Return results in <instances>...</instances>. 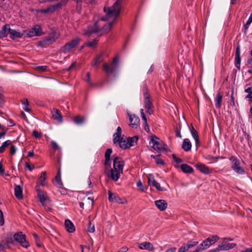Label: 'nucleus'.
Returning a JSON list of instances; mask_svg holds the SVG:
<instances>
[{
	"label": "nucleus",
	"mask_w": 252,
	"mask_h": 252,
	"mask_svg": "<svg viewBox=\"0 0 252 252\" xmlns=\"http://www.w3.org/2000/svg\"><path fill=\"white\" fill-rule=\"evenodd\" d=\"M123 1V0H116L112 6L107 7L105 6L103 10L106 13V17L98 20L94 27L89 28L85 34L89 36L95 33L98 35H101L109 32L113 23L119 17Z\"/></svg>",
	"instance_id": "1"
},
{
	"label": "nucleus",
	"mask_w": 252,
	"mask_h": 252,
	"mask_svg": "<svg viewBox=\"0 0 252 252\" xmlns=\"http://www.w3.org/2000/svg\"><path fill=\"white\" fill-rule=\"evenodd\" d=\"M124 166V162L121 158L117 156L113 158V168L110 171V177L113 180H118L123 173Z\"/></svg>",
	"instance_id": "2"
},
{
	"label": "nucleus",
	"mask_w": 252,
	"mask_h": 252,
	"mask_svg": "<svg viewBox=\"0 0 252 252\" xmlns=\"http://www.w3.org/2000/svg\"><path fill=\"white\" fill-rule=\"evenodd\" d=\"M138 139L137 136L132 137L125 138L124 137H120L119 140L117 141L120 147L122 149H126L129 148L133 146L136 143Z\"/></svg>",
	"instance_id": "3"
},
{
	"label": "nucleus",
	"mask_w": 252,
	"mask_h": 252,
	"mask_svg": "<svg viewBox=\"0 0 252 252\" xmlns=\"http://www.w3.org/2000/svg\"><path fill=\"white\" fill-rule=\"evenodd\" d=\"M150 146L158 152L164 149V144L158 137L155 135L151 136L149 143Z\"/></svg>",
	"instance_id": "4"
},
{
	"label": "nucleus",
	"mask_w": 252,
	"mask_h": 252,
	"mask_svg": "<svg viewBox=\"0 0 252 252\" xmlns=\"http://www.w3.org/2000/svg\"><path fill=\"white\" fill-rule=\"evenodd\" d=\"M24 33L29 37L38 36L43 34L41 27L39 25H35L32 29L25 30Z\"/></svg>",
	"instance_id": "5"
},
{
	"label": "nucleus",
	"mask_w": 252,
	"mask_h": 252,
	"mask_svg": "<svg viewBox=\"0 0 252 252\" xmlns=\"http://www.w3.org/2000/svg\"><path fill=\"white\" fill-rule=\"evenodd\" d=\"M229 159L231 161L232 169L238 174H244L245 170L240 165V160L235 156H231Z\"/></svg>",
	"instance_id": "6"
},
{
	"label": "nucleus",
	"mask_w": 252,
	"mask_h": 252,
	"mask_svg": "<svg viewBox=\"0 0 252 252\" xmlns=\"http://www.w3.org/2000/svg\"><path fill=\"white\" fill-rule=\"evenodd\" d=\"M143 92L145 108L147 109V112L149 114H151L153 112L152 110V108L153 107L152 101L150 97V95L148 94L147 89L146 87L143 89Z\"/></svg>",
	"instance_id": "7"
},
{
	"label": "nucleus",
	"mask_w": 252,
	"mask_h": 252,
	"mask_svg": "<svg viewBox=\"0 0 252 252\" xmlns=\"http://www.w3.org/2000/svg\"><path fill=\"white\" fill-rule=\"evenodd\" d=\"M58 37L59 34L55 32H52L43 40L39 41L38 45L41 47H45L46 45H49L55 42Z\"/></svg>",
	"instance_id": "8"
},
{
	"label": "nucleus",
	"mask_w": 252,
	"mask_h": 252,
	"mask_svg": "<svg viewBox=\"0 0 252 252\" xmlns=\"http://www.w3.org/2000/svg\"><path fill=\"white\" fill-rule=\"evenodd\" d=\"M26 238V235L23 234L22 232L16 233L14 235V238L16 241L19 243L22 247L28 248L29 247V244Z\"/></svg>",
	"instance_id": "9"
},
{
	"label": "nucleus",
	"mask_w": 252,
	"mask_h": 252,
	"mask_svg": "<svg viewBox=\"0 0 252 252\" xmlns=\"http://www.w3.org/2000/svg\"><path fill=\"white\" fill-rule=\"evenodd\" d=\"M80 39L78 38H75L70 41L66 43L63 47V51L64 53L68 52L71 51L74 47L78 45Z\"/></svg>",
	"instance_id": "10"
},
{
	"label": "nucleus",
	"mask_w": 252,
	"mask_h": 252,
	"mask_svg": "<svg viewBox=\"0 0 252 252\" xmlns=\"http://www.w3.org/2000/svg\"><path fill=\"white\" fill-rule=\"evenodd\" d=\"M108 199L111 202H116L119 204H126L127 200L125 198H120L117 195L108 191Z\"/></svg>",
	"instance_id": "11"
},
{
	"label": "nucleus",
	"mask_w": 252,
	"mask_h": 252,
	"mask_svg": "<svg viewBox=\"0 0 252 252\" xmlns=\"http://www.w3.org/2000/svg\"><path fill=\"white\" fill-rule=\"evenodd\" d=\"M195 167L200 172L205 174L208 175L212 173V170L207 166L205 164L201 162H198L195 165Z\"/></svg>",
	"instance_id": "12"
},
{
	"label": "nucleus",
	"mask_w": 252,
	"mask_h": 252,
	"mask_svg": "<svg viewBox=\"0 0 252 252\" xmlns=\"http://www.w3.org/2000/svg\"><path fill=\"white\" fill-rule=\"evenodd\" d=\"M68 0H62L61 2L54 5H50L48 7L49 13H53L64 6L67 3Z\"/></svg>",
	"instance_id": "13"
},
{
	"label": "nucleus",
	"mask_w": 252,
	"mask_h": 252,
	"mask_svg": "<svg viewBox=\"0 0 252 252\" xmlns=\"http://www.w3.org/2000/svg\"><path fill=\"white\" fill-rule=\"evenodd\" d=\"M235 65L238 69H240L241 58H240V46L238 45L236 47L235 55Z\"/></svg>",
	"instance_id": "14"
},
{
	"label": "nucleus",
	"mask_w": 252,
	"mask_h": 252,
	"mask_svg": "<svg viewBox=\"0 0 252 252\" xmlns=\"http://www.w3.org/2000/svg\"><path fill=\"white\" fill-rule=\"evenodd\" d=\"M190 126V132L191 133L192 137L193 138L195 141L196 150H197V147H199L200 145L198 134L197 131L194 129L193 126H192V125H191V126Z\"/></svg>",
	"instance_id": "15"
},
{
	"label": "nucleus",
	"mask_w": 252,
	"mask_h": 252,
	"mask_svg": "<svg viewBox=\"0 0 252 252\" xmlns=\"http://www.w3.org/2000/svg\"><path fill=\"white\" fill-rule=\"evenodd\" d=\"M129 121H130V126L133 128H136L138 127L139 125V119L135 115H130Z\"/></svg>",
	"instance_id": "16"
},
{
	"label": "nucleus",
	"mask_w": 252,
	"mask_h": 252,
	"mask_svg": "<svg viewBox=\"0 0 252 252\" xmlns=\"http://www.w3.org/2000/svg\"><path fill=\"white\" fill-rule=\"evenodd\" d=\"M103 70L107 74H112L116 70L117 65L113 64H108L105 63L103 65Z\"/></svg>",
	"instance_id": "17"
},
{
	"label": "nucleus",
	"mask_w": 252,
	"mask_h": 252,
	"mask_svg": "<svg viewBox=\"0 0 252 252\" xmlns=\"http://www.w3.org/2000/svg\"><path fill=\"white\" fill-rule=\"evenodd\" d=\"M148 183L150 186L155 187L158 190H163L160 184L155 180L152 175H149L148 176Z\"/></svg>",
	"instance_id": "18"
},
{
	"label": "nucleus",
	"mask_w": 252,
	"mask_h": 252,
	"mask_svg": "<svg viewBox=\"0 0 252 252\" xmlns=\"http://www.w3.org/2000/svg\"><path fill=\"white\" fill-rule=\"evenodd\" d=\"M210 244L209 243L208 240L206 239L200 244L197 248L193 251L192 252H200L204 250L207 249L210 246Z\"/></svg>",
	"instance_id": "19"
},
{
	"label": "nucleus",
	"mask_w": 252,
	"mask_h": 252,
	"mask_svg": "<svg viewBox=\"0 0 252 252\" xmlns=\"http://www.w3.org/2000/svg\"><path fill=\"white\" fill-rule=\"evenodd\" d=\"M36 191L38 193V196L40 201L43 205H45V203L48 199V196L46 194V193L44 192L42 190L37 189V187H36Z\"/></svg>",
	"instance_id": "20"
},
{
	"label": "nucleus",
	"mask_w": 252,
	"mask_h": 252,
	"mask_svg": "<svg viewBox=\"0 0 252 252\" xmlns=\"http://www.w3.org/2000/svg\"><path fill=\"white\" fill-rule=\"evenodd\" d=\"M155 205L160 211L165 210L167 206V204L164 200H158L155 202Z\"/></svg>",
	"instance_id": "21"
},
{
	"label": "nucleus",
	"mask_w": 252,
	"mask_h": 252,
	"mask_svg": "<svg viewBox=\"0 0 252 252\" xmlns=\"http://www.w3.org/2000/svg\"><path fill=\"white\" fill-rule=\"evenodd\" d=\"M10 28L9 25H4L0 30V38L6 37L8 33L10 32Z\"/></svg>",
	"instance_id": "22"
},
{
	"label": "nucleus",
	"mask_w": 252,
	"mask_h": 252,
	"mask_svg": "<svg viewBox=\"0 0 252 252\" xmlns=\"http://www.w3.org/2000/svg\"><path fill=\"white\" fill-rule=\"evenodd\" d=\"M64 225L66 230L69 233L73 232L75 229L73 223L69 220H65Z\"/></svg>",
	"instance_id": "23"
},
{
	"label": "nucleus",
	"mask_w": 252,
	"mask_h": 252,
	"mask_svg": "<svg viewBox=\"0 0 252 252\" xmlns=\"http://www.w3.org/2000/svg\"><path fill=\"white\" fill-rule=\"evenodd\" d=\"M14 192L15 196L19 199L23 198V190L21 186L15 185L14 188Z\"/></svg>",
	"instance_id": "24"
},
{
	"label": "nucleus",
	"mask_w": 252,
	"mask_h": 252,
	"mask_svg": "<svg viewBox=\"0 0 252 252\" xmlns=\"http://www.w3.org/2000/svg\"><path fill=\"white\" fill-rule=\"evenodd\" d=\"M139 248L141 250L152 251L154 249L152 244L150 242H144L139 244Z\"/></svg>",
	"instance_id": "25"
},
{
	"label": "nucleus",
	"mask_w": 252,
	"mask_h": 252,
	"mask_svg": "<svg viewBox=\"0 0 252 252\" xmlns=\"http://www.w3.org/2000/svg\"><path fill=\"white\" fill-rule=\"evenodd\" d=\"M55 180L57 182L56 186L58 188H61L63 186V183L61 181V171L60 168L58 169V172L55 177Z\"/></svg>",
	"instance_id": "26"
},
{
	"label": "nucleus",
	"mask_w": 252,
	"mask_h": 252,
	"mask_svg": "<svg viewBox=\"0 0 252 252\" xmlns=\"http://www.w3.org/2000/svg\"><path fill=\"white\" fill-rule=\"evenodd\" d=\"M9 33L10 34V37L13 40L16 39V38L21 37L23 35L22 33L16 31L15 30L10 29Z\"/></svg>",
	"instance_id": "27"
},
{
	"label": "nucleus",
	"mask_w": 252,
	"mask_h": 252,
	"mask_svg": "<svg viewBox=\"0 0 252 252\" xmlns=\"http://www.w3.org/2000/svg\"><path fill=\"white\" fill-rule=\"evenodd\" d=\"M46 172H42L41 173L40 176L38 180V183L43 187L46 185V182H45L46 179Z\"/></svg>",
	"instance_id": "28"
},
{
	"label": "nucleus",
	"mask_w": 252,
	"mask_h": 252,
	"mask_svg": "<svg viewBox=\"0 0 252 252\" xmlns=\"http://www.w3.org/2000/svg\"><path fill=\"white\" fill-rule=\"evenodd\" d=\"M112 150L111 149H108L105 152V165H110V155L112 154Z\"/></svg>",
	"instance_id": "29"
},
{
	"label": "nucleus",
	"mask_w": 252,
	"mask_h": 252,
	"mask_svg": "<svg viewBox=\"0 0 252 252\" xmlns=\"http://www.w3.org/2000/svg\"><path fill=\"white\" fill-rule=\"evenodd\" d=\"M85 117L80 115L76 116L73 119L74 122L78 125L83 124L85 122Z\"/></svg>",
	"instance_id": "30"
},
{
	"label": "nucleus",
	"mask_w": 252,
	"mask_h": 252,
	"mask_svg": "<svg viewBox=\"0 0 252 252\" xmlns=\"http://www.w3.org/2000/svg\"><path fill=\"white\" fill-rule=\"evenodd\" d=\"M52 117L54 120H57L58 122L62 121V118L59 113V111L58 109H54L53 111L52 112Z\"/></svg>",
	"instance_id": "31"
},
{
	"label": "nucleus",
	"mask_w": 252,
	"mask_h": 252,
	"mask_svg": "<svg viewBox=\"0 0 252 252\" xmlns=\"http://www.w3.org/2000/svg\"><path fill=\"white\" fill-rule=\"evenodd\" d=\"M122 133V129L120 126H118L117 129V132L114 134L113 142L115 144H117V141L119 140Z\"/></svg>",
	"instance_id": "32"
},
{
	"label": "nucleus",
	"mask_w": 252,
	"mask_h": 252,
	"mask_svg": "<svg viewBox=\"0 0 252 252\" xmlns=\"http://www.w3.org/2000/svg\"><path fill=\"white\" fill-rule=\"evenodd\" d=\"M222 97V95L220 94V93L219 92L217 94L216 97L215 99L216 106L217 108H219L220 107Z\"/></svg>",
	"instance_id": "33"
},
{
	"label": "nucleus",
	"mask_w": 252,
	"mask_h": 252,
	"mask_svg": "<svg viewBox=\"0 0 252 252\" xmlns=\"http://www.w3.org/2000/svg\"><path fill=\"white\" fill-rule=\"evenodd\" d=\"M222 242L225 245V248H226V250L227 251L232 249L237 246L236 243H229L228 242H226V240H222Z\"/></svg>",
	"instance_id": "34"
},
{
	"label": "nucleus",
	"mask_w": 252,
	"mask_h": 252,
	"mask_svg": "<svg viewBox=\"0 0 252 252\" xmlns=\"http://www.w3.org/2000/svg\"><path fill=\"white\" fill-rule=\"evenodd\" d=\"M207 239L211 246L212 245L214 244L219 239V237L218 235H215L211 236Z\"/></svg>",
	"instance_id": "35"
},
{
	"label": "nucleus",
	"mask_w": 252,
	"mask_h": 252,
	"mask_svg": "<svg viewBox=\"0 0 252 252\" xmlns=\"http://www.w3.org/2000/svg\"><path fill=\"white\" fill-rule=\"evenodd\" d=\"M11 144V141L10 140H6L5 141L2 145L0 147V153H2L5 149Z\"/></svg>",
	"instance_id": "36"
},
{
	"label": "nucleus",
	"mask_w": 252,
	"mask_h": 252,
	"mask_svg": "<svg viewBox=\"0 0 252 252\" xmlns=\"http://www.w3.org/2000/svg\"><path fill=\"white\" fill-rule=\"evenodd\" d=\"M102 61L101 55L97 56L94 61L92 62V65L94 66H97Z\"/></svg>",
	"instance_id": "37"
},
{
	"label": "nucleus",
	"mask_w": 252,
	"mask_h": 252,
	"mask_svg": "<svg viewBox=\"0 0 252 252\" xmlns=\"http://www.w3.org/2000/svg\"><path fill=\"white\" fill-rule=\"evenodd\" d=\"M182 148L186 151H189V139L186 138L184 140Z\"/></svg>",
	"instance_id": "38"
},
{
	"label": "nucleus",
	"mask_w": 252,
	"mask_h": 252,
	"mask_svg": "<svg viewBox=\"0 0 252 252\" xmlns=\"http://www.w3.org/2000/svg\"><path fill=\"white\" fill-rule=\"evenodd\" d=\"M176 167H180L182 170L185 173H189V166L187 164H183L180 166L178 165H175Z\"/></svg>",
	"instance_id": "39"
},
{
	"label": "nucleus",
	"mask_w": 252,
	"mask_h": 252,
	"mask_svg": "<svg viewBox=\"0 0 252 252\" xmlns=\"http://www.w3.org/2000/svg\"><path fill=\"white\" fill-rule=\"evenodd\" d=\"M178 252H189V244L187 243L181 247Z\"/></svg>",
	"instance_id": "40"
},
{
	"label": "nucleus",
	"mask_w": 252,
	"mask_h": 252,
	"mask_svg": "<svg viewBox=\"0 0 252 252\" xmlns=\"http://www.w3.org/2000/svg\"><path fill=\"white\" fill-rule=\"evenodd\" d=\"M22 104L25 106V107L24 108V109L25 110V111H27V112L29 111L30 109L29 107V104L28 100L27 99L23 100H22Z\"/></svg>",
	"instance_id": "41"
},
{
	"label": "nucleus",
	"mask_w": 252,
	"mask_h": 252,
	"mask_svg": "<svg viewBox=\"0 0 252 252\" xmlns=\"http://www.w3.org/2000/svg\"><path fill=\"white\" fill-rule=\"evenodd\" d=\"M216 249L218 252L222 251H226V248H225V245L222 242H221V244L218 245V246Z\"/></svg>",
	"instance_id": "42"
},
{
	"label": "nucleus",
	"mask_w": 252,
	"mask_h": 252,
	"mask_svg": "<svg viewBox=\"0 0 252 252\" xmlns=\"http://www.w3.org/2000/svg\"><path fill=\"white\" fill-rule=\"evenodd\" d=\"M35 69L40 72H44L47 70V66H36Z\"/></svg>",
	"instance_id": "43"
},
{
	"label": "nucleus",
	"mask_w": 252,
	"mask_h": 252,
	"mask_svg": "<svg viewBox=\"0 0 252 252\" xmlns=\"http://www.w3.org/2000/svg\"><path fill=\"white\" fill-rule=\"evenodd\" d=\"M252 22V14H251L249 18L248 19L246 23L244 25L245 30H247V29H248L249 26L251 24Z\"/></svg>",
	"instance_id": "44"
},
{
	"label": "nucleus",
	"mask_w": 252,
	"mask_h": 252,
	"mask_svg": "<svg viewBox=\"0 0 252 252\" xmlns=\"http://www.w3.org/2000/svg\"><path fill=\"white\" fill-rule=\"evenodd\" d=\"M75 1L77 4H76V7L78 10L80 11L82 7V3L83 1V0H73Z\"/></svg>",
	"instance_id": "45"
},
{
	"label": "nucleus",
	"mask_w": 252,
	"mask_h": 252,
	"mask_svg": "<svg viewBox=\"0 0 252 252\" xmlns=\"http://www.w3.org/2000/svg\"><path fill=\"white\" fill-rule=\"evenodd\" d=\"M97 40H96V39H94L92 41L88 42L87 43V45L90 47H94L97 44Z\"/></svg>",
	"instance_id": "46"
},
{
	"label": "nucleus",
	"mask_w": 252,
	"mask_h": 252,
	"mask_svg": "<svg viewBox=\"0 0 252 252\" xmlns=\"http://www.w3.org/2000/svg\"><path fill=\"white\" fill-rule=\"evenodd\" d=\"M4 223V220L3 218V213L1 210H0V226L3 225Z\"/></svg>",
	"instance_id": "47"
},
{
	"label": "nucleus",
	"mask_w": 252,
	"mask_h": 252,
	"mask_svg": "<svg viewBox=\"0 0 252 252\" xmlns=\"http://www.w3.org/2000/svg\"><path fill=\"white\" fill-rule=\"evenodd\" d=\"M95 231L94 225H92L91 222L89 223L88 231L90 233H93Z\"/></svg>",
	"instance_id": "48"
},
{
	"label": "nucleus",
	"mask_w": 252,
	"mask_h": 252,
	"mask_svg": "<svg viewBox=\"0 0 252 252\" xmlns=\"http://www.w3.org/2000/svg\"><path fill=\"white\" fill-rule=\"evenodd\" d=\"M51 144L52 146V148L55 150H60V148L59 146V145L57 144V143L55 141H52Z\"/></svg>",
	"instance_id": "49"
},
{
	"label": "nucleus",
	"mask_w": 252,
	"mask_h": 252,
	"mask_svg": "<svg viewBox=\"0 0 252 252\" xmlns=\"http://www.w3.org/2000/svg\"><path fill=\"white\" fill-rule=\"evenodd\" d=\"M172 156H173V158L174 161L176 163H181L183 162L182 159L177 157L175 155H173Z\"/></svg>",
	"instance_id": "50"
},
{
	"label": "nucleus",
	"mask_w": 252,
	"mask_h": 252,
	"mask_svg": "<svg viewBox=\"0 0 252 252\" xmlns=\"http://www.w3.org/2000/svg\"><path fill=\"white\" fill-rule=\"evenodd\" d=\"M90 76H91L90 73L88 72L86 74V77L85 80L87 82L90 83V84L92 85V83L91 82Z\"/></svg>",
	"instance_id": "51"
},
{
	"label": "nucleus",
	"mask_w": 252,
	"mask_h": 252,
	"mask_svg": "<svg viewBox=\"0 0 252 252\" xmlns=\"http://www.w3.org/2000/svg\"><path fill=\"white\" fill-rule=\"evenodd\" d=\"M25 166H26V167L27 168H28L30 171L32 170L34 168V166L33 165H31L28 163H26Z\"/></svg>",
	"instance_id": "52"
},
{
	"label": "nucleus",
	"mask_w": 252,
	"mask_h": 252,
	"mask_svg": "<svg viewBox=\"0 0 252 252\" xmlns=\"http://www.w3.org/2000/svg\"><path fill=\"white\" fill-rule=\"evenodd\" d=\"M16 149L14 145H12L10 147V154L11 155H14L16 153Z\"/></svg>",
	"instance_id": "53"
},
{
	"label": "nucleus",
	"mask_w": 252,
	"mask_h": 252,
	"mask_svg": "<svg viewBox=\"0 0 252 252\" xmlns=\"http://www.w3.org/2000/svg\"><path fill=\"white\" fill-rule=\"evenodd\" d=\"M155 160H156L157 164H158L162 165L164 164L163 161L161 159L159 158H158V157Z\"/></svg>",
	"instance_id": "54"
},
{
	"label": "nucleus",
	"mask_w": 252,
	"mask_h": 252,
	"mask_svg": "<svg viewBox=\"0 0 252 252\" xmlns=\"http://www.w3.org/2000/svg\"><path fill=\"white\" fill-rule=\"evenodd\" d=\"M32 134L36 138H39L41 136V134L36 130H33Z\"/></svg>",
	"instance_id": "55"
},
{
	"label": "nucleus",
	"mask_w": 252,
	"mask_h": 252,
	"mask_svg": "<svg viewBox=\"0 0 252 252\" xmlns=\"http://www.w3.org/2000/svg\"><path fill=\"white\" fill-rule=\"evenodd\" d=\"M245 92L248 94L252 95V87H249L245 89Z\"/></svg>",
	"instance_id": "56"
},
{
	"label": "nucleus",
	"mask_w": 252,
	"mask_h": 252,
	"mask_svg": "<svg viewBox=\"0 0 252 252\" xmlns=\"http://www.w3.org/2000/svg\"><path fill=\"white\" fill-rule=\"evenodd\" d=\"M2 132L0 133V139L5 135L7 129L5 128H2Z\"/></svg>",
	"instance_id": "57"
},
{
	"label": "nucleus",
	"mask_w": 252,
	"mask_h": 252,
	"mask_svg": "<svg viewBox=\"0 0 252 252\" xmlns=\"http://www.w3.org/2000/svg\"><path fill=\"white\" fill-rule=\"evenodd\" d=\"M137 186L138 187L140 188L142 190H144L143 184L141 181H139L137 182Z\"/></svg>",
	"instance_id": "58"
},
{
	"label": "nucleus",
	"mask_w": 252,
	"mask_h": 252,
	"mask_svg": "<svg viewBox=\"0 0 252 252\" xmlns=\"http://www.w3.org/2000/svg\"><path fill=\"white\" fill-rule=\"evenodd\" d=\"M118 58L117 57H115L113 59V64H115L117 65V67H118Z\"/></svg>",
	"instance_id": "59"
},
{
	"label": "nucleus",
	"mask_w": 252,
	"mask_h": 252,
	"mask_svg": "<svg viewBox=\"0 0 252 252\" xmlns=\"http://www.w3.org/2000/svg\"><path fill=\"white\" fill-rule=\"evenodd\" d=\"M128 248L126 247H124L120 249L119 252H126Z\"/></svg>",
	"instance_id": "60"
},
{
	"label": "nucleus",
	"mask_w": 252,
	"mask_h": 252,
	"mask_svg": "<svg viewBox=\"0 0 252 252\" xmlns=\"http://www.w3.org/2000/svg\"><path fill=\"white\" fill-rule=\"evenodd\" d=\"M176 248H171L168 249L165 252H176Z\"/></svg>",
	"instance_id": "61"
},
{
	"label": "nucleus",
	"mask_w": 252,
	"mask_h": 252,
	"mask_svg": "<svg viewBox=\"0 0 252 252\" xmlns=\"http://www.w3.org/2000/svg\"><path fill=\"white\" fill-rule=\"evenodd\" d=\"M76 65V63L75 62H74L67 69V71H69L72 68H73Z\"/></svg>",
	"instance_id": "62"
},
{
	"label": "nucleus",
	"mask_w": 252,
	"mask_h": 252,
	"mask_svg": "<svg viewBox=\"0 0 252 252\" xmlns=\"http://www.w3.org/2000/svg\"><path fill=\"white\" fill-rule=\"evenodd\" d=\"M198 244L197 241H193L192 242H190V248Z\"/></svg>",
	"instance_id": "63"
},
{
	"label": "nucleus",
	"mask_w": 252,
	"mask_h": 252,
	"mask_svg": "<svg viewBox=\"0 0 252 252\" xmlns=\"http://www.w3.org/2000/svg\"><path fill=\"white\" fill-rule=\"evenodd\" d=\"M241 252H252V248L246 249L244 251H242Z\"/></svg>",
	"instance_id": "64"
}]
</instances>
